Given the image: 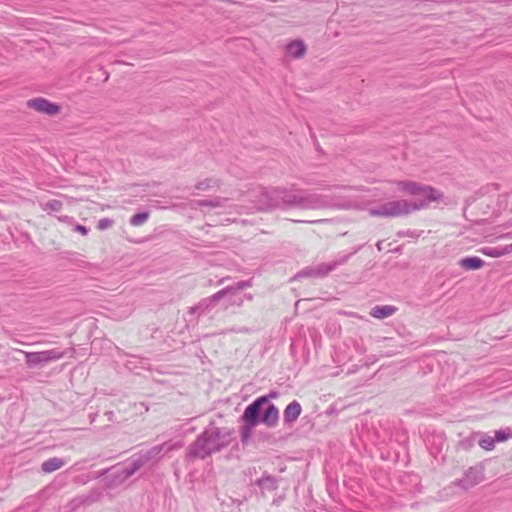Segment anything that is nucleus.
Masks as SVG:
<instances>
[{"label":"nucleus","instance_id":"1","mask_svg":"<svg viewBox=\"0 0 512 512\" xmlns=\"http://www.w3.org/2000/svg\"><path fill=\"white\" fill-rule=\"evenodd\" d=\"M398 189L404 193L418 196L415 201H407L404 199L389 201L370 210L373 216L381 217H399L408 215L411 212L423 209L432 201L439 200L442 195L433 187L422 186L413 181H399Z\"/></svg>","mask_w":512,"mask_h":512},{"label":"nucleus","instance_id":"2","mask_svg":"<svg viewBox=\"0 0 512 512\" xmlns=\"http://www.w3.org/2000/svg\"><path fill=\"white\" fill-rule=\"evenodd\" d=\"M234 429L217 427L213 423L190 444L187 452L189 459H205L230 445L233 440Z\"/></svg>","mask_w":512,"mask_h":512},{"label":"nucleus","instance_id":"3","mask_svg":"<svg viewBox=\"0 0 512 512\" xmlns=\"http://www.w3.org/2000/svg\"><path fill=\"white\" fill-rule=\"evenodd\" d=\"M279 191V208L285 209L288 207H298L301 209H319L327 207L330 200L327 196L317 193H306L300 190H286L280 189Z\"/></svg>","mask_w":512,"mask_h":512},{"label":"nucleus","instance_id":"4","mask_svg":"<svg viewBox=\"0 0 512 512\" xmlns=\"http://www.w3.org/2000/svg\"><path fill=\"white\" fill-rule=\"evenodd\" d=\"M28 368H35L64 357L65 352L58 349H50L39 352H24Z\"/></svg>","mask_w":512,"mask_h":512},{"label":"nucleus","instance_id":"5","mask_svg":"<svg viewBox=\"0 0 512 512\" xmlns=\"http://www.w3.org/2000/svg\"><path fill=\"white\" fill-rule=\"evenodd\" d=\"M268 398L269 396H261L249 404L241 416L243 423L256 427L261 422L262 410L268 404Z\"/></svg>","mask_w":512,"mask_h":512},{"label":"nucleus","instance_id":"6","mask_svg":"<svg viewBox=\"0 0 512 512\" xmlns=\"http://www.w3.org/2000/svg\"><path fill=\"white\" fill-rule=\"evenodd\" d=\"M103 481L106 488L114 489L120 485H122L125 481L129 479L128 475H126L120 464L112 466L108 469H104L99 472V476H104Z\"/></svg>","mask_w":512,"mask_h":512},{"label":"nucleus","instance_id":"7","mask_svg":"<svg viewBox=\"0 0 512 512\" xmlns=\"http://www.w3.org/2000/svg\"><path fill=\"white\" fill-rule=\"evenodd\" d=\"M278 188H261L258 195L256 207L258 210L266 211L279 208Z\"/></svg>","mask_w":512,"mask_h":512},{"label":"nucleus","instance_id":"8","mask_svg":"<svg viewBox=\"0 0 512 512\" xmlns=\"http://www.w3.org/2000/svg\"><path fill=\"white\" fill-rule=\"evenodd\" d=\"M252 286L251 280H242L238 281L234 285L227 286L226 288L232 289L231 292L225 294V297L223 298L225 300L224 303V309H228L230 306H242L243 305V298L239 296V292Z\"/></svg>","mask_w":512,"mask_h":512},{"label":"nucleus","instance_id":"9","mask_svg":"<svg viewBox=\"0 0 512 512\" xmlns=\"http://www.w3.org/2000/svg\"><path fill=\"white\" fill-rule=\"evenodd\" d=\"M232 289L230 288H223L220 291L216 292L215 294L203 298L201 301H199L198 304L191 307L189 310L190 314H197L198 316L206 313L208 310H210L216 303H218L220 300H222L225 297V294L231 292Z\"/></svg>","mask_w":512,"mask_h":512},{"label":"nucleus","instance_id":"10","mask_svg":"<svg viewBox=\"0 0 512 512\" xmlns=\"http://www.w3.org/2000/svg\"><path fill=\"white\" fill-rule=\"evenodd\" d=\"M175 448L176 445L162 443L159 445H155L148 450H141L137 454L143 461L144 465H146L149 462L158 461L163 454L168 453Z\"/></svg>","mask_w":512,"mask_h":512},{"label":"nucleus","instance_id":"11","mask_svg":"<svg viewBox=\"0 0 512 512\" xmlns=\"http://www.w3.org/2000/svg\"><path fill=\"white\" fill-rule=\"evenodd\" d=\"M27 106L30 109L49 116H54L61 110V107L58 104L52 103L43 97H37L28 100Z\"/></svg>","mask_w":512,"mask_h":512},{"label":"nucleus","instance_id":"12","mask_svg":"<svg viewBox=\"0 0 512 512\" xmlns=\"http://www.w3.org/2000/svg\"><path fill=\"white\" fill-rule=\"evenodd\" d=\"M482 480V473L475 468H469L464 476L456 483L464 490H468L478 484Z\"/></svg>","mask_w":512,"mask_h":512},{"label":"nucleus","instance_id":"13","mask_svg":"<svg viewBox=\"0 0 512 512\" xmlns=\"http://www.w3.org/2000/svg\"><path fill=\"white\" fill-rule=\"evenodd\" d=\"M279 420V411L278 408L268 401V404H265L261 414V422H263L268 427H274L278 423Z\"/></svg>","mask_w":512,"mask_h":512},{"label":"nucleus","instance_id":"14","mask_svg":"<svg viewBox=\"0 0 512 512\" xmlns=\"http://www.w3.org/2000/svg\"><path fill=\"white\" fill-rule=\"evenodd\" d=\"M279 481V478L265 472L261 478L255 481V485L258 486L261 492L264 494L265 492L276 491L279 487Z\"/></svg>","mask_w":512,"mask_h":512},{"label":"nucleus","instance_id":"15","mask_svg":"<svg viewBox=\"0 0 512 512\" xmlns=\"http://www.w3.org/2000/svg\"><path fill=\"white\" fill-rule=\"evenodd\" d=\"M329 274L326 264L319 263L315 266H308L302 269L297 275L296 278L303 277H313V278H323Z\"/></svg>","mask_w":512,"mask_h":512},{"label":"nucleus","instance_id":"16","mask_svg":"<svg viewBox=\"0 0 512 512\" xmlns=\"http://www.w3.org/2000/svg\"><path fill=\"white\" fill-rule=\"evenodd\" d=\"M301 412L302 407L297 400L290 402L283 412L284 422L286 424L294 423L299 418Z\"/></svg>","mask_w":512,"mask_h":512},{"label":"nucleus","instance_id":"17","mask_svg":"<svg viewBox=\"0 0 512 512\" xmlns=\"http://www.w3.org/2000/svg\"><path fill=\"white\" fill-rule=\"evenodd\" d=\"M120 465L129 478L138 472L143 466H145L137 453L133 454L129 459Z\"/></svg>","mask_w":512,"mask_h":512},{"label":"nucleus","instance_id":"18","mask_svg":"<svg viewBox=\"0 0 512 512\" xmlns=\"http://www.w3.org/2000/svg\"><path fill=\"white\" fill-rule=\"evenodd\" d=\"M360 248L361 247L358 246L352 252L347 253V254L339 253L335 257V259H333L330 262H326L325 264H326L328 272L330 273V272L336 270L338 267L346 264L349 261V259L360 250Z\"/></svg>","mask_w":512,"mask_h":512},{"label":"nucleus","instance_id":"19","mask_svg":"<svg viewBox=\"0 0 512 512\" xmlns=\"http://www.w3.org/2000/svg\"><path fill=\"white\" fill-rule=\"evenodd\" d=\"M286 52L293 58H301L306 52V45L302 40H293L286 45Z\"/></svg>","mask_w":512,"mask_h":512},{"label":"nucleus","instance_id":"20","mask_svg":"<svg viewBox=\"0 0 512 512\" xmlns=\"http://www.w3.org/2000/svg\"><path fill=\"white\" fill-rule=\"evenodd\" d=\"M66 464V461L59 457H52L45 460L41 464V470L44 473H52L60 468H62Z\"/></svg>","mask_w":512,"mask_h":512},{"label":"nucleus","instance_id":"21","mask_svg":"<svg viewBox=\"0 0 512 512\" xmlns=\"http://www.w3.org/2000/svg\"><path fill=\"white\" fill-rule=\"evenodd\" d=\"M397 308L391 305H379L372 308L370 315L377 319H384L396 312Z\"/></svg>","mask_w":512,"mask_h":512},{"label":"nucleus","instance_id":"22","mask_svg":"<svg viewBox=\"0 0 512 512\" xmlns=\"http://www.w3.org/2000/svg\"><path fill=\"white\" fill-rule=\"evenodd\" d=\"M459 265L465 270H478L483 267L484 261L480 257L471 256L462 258Z\"/></svg>","mask_w":512,"mask_h":512},{"label":"nucleus","instance_id":"23","mask_svg":"<svg viewBox=\"0 0 512 512\" xmlns=\"http://www.w3.org/2000/svg\"><path fill=\"white\" fill-rule=\"evenodd\" d=\"M225 201H227V199L215 197V198L209 199V200H197V201H195V205L199 206V207L207 206L210 208H217V207H223Z\"/></svg>","mask_w":512,"mask_h":512},{"label":"nucleus","instance_id":"24","mask_svg":"<svg viewBox=\"0 0 512 512\" xmlns=\"http://www.w3.org/2000/svg\"><path fill=\"white\" fill-rule=\"evenodd\" d=\"M495 443V438L487 434H483L478 441L479 446L487 451L493 450Z\"/></svg>","mask_w":512,"mask_h":512},{"label":"nucleus","instance_id":"25","mask_svg":"<svg viewBox=\"0 0 512 512\" xmlns=\"http://www.w3.org/2000/svg\"><path fill=\"white\" fill-rule=\"evenodd\" d=\"M149 218V213L148 212H140V213H137L135 215H133L131 218H130V224L132 226H140L142 224H144Z\"/></svg>","mask_w":512,"mask_h":512},{"label":"nucleus","instance_id":"26","mask_svg":"<svg viewBox=\"0 0 512 512\" xmlns=\"http://www.w3.org/2000/svg\"><path fill=\"white\" fill-rule=\"evenodd\" d=\"M63 207V203L58 199H52L46 202L43 206L45 211L59 212Z\"/></svg>","mask_w":512,"mask_h":512},{"label":"nucleus","instance_id":"27","mask_svg":"<svg viewBox=\"0 0 512 512\" xmlns=\"http://www.w3.org/2000/svg\"><path fill=\"white\" fill-rule=\"evenodd\" d=\"M512 437V429L506 428V429H500L495 432V441L496 442H504Z\"/></svg>","mask_w":512,"mask_h":512},{"label":"nucleus","instance_id":"28","mask_svg":"<svg viewBox=\"0 0 512 512\" xmlns=\"http://www.w3.org/2000/svg\"><path fill=\"white\" fill-rule=\"evenodd\" d=\"M255 427L253 426H249L245 423H243V425L241 426V442L243 445L247 444L250 437H251V433H252V430L254 429Z\"/></svg>","mask_w":512,"mask_h":512},{"label":"nucleus","instance_id":"29","mask_svg":"<svg viewBox=\"0 0 512 512\" xmlns=\"http://www.w3.org/2000/svg\"><path fill=\"white\" fill-rule=\"evenodd\" d=\"M215 186H219V183L217 180L205 179V180L199 181L195 187L197 190H207V189L215 187Z\"/></svg>","mask_w":512,"mask_h":512},{"label":"nucleus","instance_id":"30","mask_svg":"<svg viewBox=\"0 0 512 512\" xmlns=\"http://www.w3.org/2000/svg\"><path fill=\"white\" fill-rule=\"evenodd\" d=\"M113 224V221L109 218H102L97 223V228L100 230H106L110 228Z\"/></svg>","mask_w":512,"mask_h":512},{"label":"nucleus","instance_id":"31","mask_svg":"<svg viewBox=\"0 0 512 512\" xmlns=\"http://www.w3.org/2000/svg\"><path fill=\"white\" fill-rule=\"evenodd\" d=\"M397 235L399 237L407 236V237H411V238H417L419 236V234L416 231H414V230L399 231L397 233Z\"/></svg>","mask_w":512,"mask_h":512},{"label":"nucleus","instance_id":"32","mask_svg":"<svg viewBox=\"0 0 512 512\" xmlns=\"http://www.w3.org/2000/svg\"><path fill=\"white\" fill-rule=\"evenodd\" d=\"M74 230L81 233L82 235H87L89 232V229L86 226L81 225V224H76L74 227Z\"/></svg>","mask_w":512,"mask_h":512},{"label":"nucleus","instance_id":"33","mask_svg":"<svg viewBox=\"0 0 512 512\" xmlns=\"http://www.w3.org/2000/svg\"><path fill=\"white\" fill-rule=\"evenodd\" d=\"M491 250L492 249H485V250H483V252H484V254L489 255V256H498L499 255L498 253H494Z\"/></svg>","mask_w":512,"mask_h":512},{"label":"nucleus","instance_id":"34","mask_svg":"<svg viewBox=\"0 0 512 512\" xmlns=\"http://www.w3.org/2000/svg\"><path fill=\"white\" fill-rule=\"evenodd\" d=\"M284 497L283 496H280L276 499L273 500V504L274 505H279L282 501H283Z\"/></svg>","mask_w":512,"mask_h":512},{"label":"nucleus","instance_id":"35","mask_svg":"<svg viewBox=\"0 0 512 512\" xmlns=\"http://www.w3.org/2000/svg\"><path fill=\"white\" fill-rule=\"evenodd\" d=\"M242 298L243 300L246 299L248 301H251L253 299V295L251 293H246Z\"/></svg>","mask_w":512,"mask_h":512},{"label":"nucleus","instance_id":"36","mask_svg":"<svg viewBox=\"0 0 512 512\" xmlns=\"http://www.w3.org/2000/svg\"><path fill=\"white\" fill-rule=\"evenodd\" d=\"M377 248L380 250L381 249V242H378L377 243Z\"/></svg>","mask_w":512,"mask_h":512},{"label":"nucleus","instance_id":"37","mask_svg":"<svg viewBox=\"0 0 512 512\" xmlns=\"http://www.w3.org/2000/svg\"><path fill=\"white\" fill-rule=\"evenodd\" d=\"M111 415H113V412L108 413V417H111Z\"/></svg>","mask_w":512,"mask_h":512},{"label":"nucleus","instance_id":"38","mask_svg":"<svg viewBox=\"0 0 512 512\" xmlns=\"http://www.w3.org/2000/svg\"><path fill=\"white\" fill-rule=\"evenodd\" d=\"M111 415H113V412L108 413V417H111Z\"/></svg>","mask_w":512,"mask_h":512}]
</instances>
